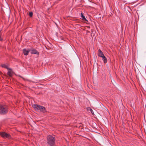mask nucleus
I'll return each instance as SVG.
<instances>
[{"label":"nucleus","mask_w":146,"mask_h":146,"mask_svg":"<svg viewBox=\"0 0 146 146\" xmlns=\"http://www.w3.org/2000/svg\"><path fill=\"white\" fill-rule=\"evenodd\" d=\"M33 13L32 12L29 13V16L30 17H32L33 15Z\"/></svg>","instance_id":"f8f14e48"},{"label":"nucleus","mask_w":146,"mask_h":146,"mask_svg":"<svg viewBox=\"0 0 146 146\" xmlns=\"http://www.w3.org/2000/svg\"><path fill=\"white\" fill-rule=\"evenodd\" d=\"M98 55L99 56L102 57L103 56H104V55L100 49H99L98 50Z\"/></svg>","instance_id":"0eeeda50"},{"label":"nucleus","mask_w":146,"mask_h":146,"mask_svg":"<svg viewBox=\"0 0 146 146\" xmlns=\"http://www.w3.org/2000/svg\"><path fill=\"white\" fill-rule=\"evenodd\" d=\"M90 110L91 111V112L93 114V112L92 110V109H91L90 108Z\"/></svg>","instance_id":"ddd939ff"},{"label":"nucleus","mask_w":146,"mask_h":146,"mask_svg":"<svg viewBox=\"0 0 146 146\" xmlns=\"http://www.w3.org/2000/svg\"><path fill=\"white\" fill-rule=\"evenodd\" d=\"M7 74L10 76H12L11 72L10 71H8Z\"/></svg>","instance_id":"9b49d317"},{"label":"nucleus","mask_w":146,"mask_h":146,"mask_svg":"<svg viewBox=\"0 0 146 146\" xmlns=\"http://www.w3.org/2000/svg\"><path fill=\"white\" fill-rule=\"evenodd\" d=\"M0 135L6 139H11L12 138L11 136L9 134L4 131L0 132Z\"/></svg>","instance_id":"20e7f679"},{"label":"nucleus","mask_w":146,"mask_h":146,"mask_svg":"<svg viewBox=\"0 0 146 146\" xmlns=\"http://www.w3.org/2000/svg\"><path fill=\"white\" fill-rule=\"evenodd\" d=\"M81 17L82 18V19L83 21H86V22H85V23H87V22H88V21L86 19L85 16L82 13L81 14Z\"/></svg>","instance_id":"6e6552de"},{"label":"nucleus","mask_w":146,"mask_h":146,"mask_svg":"<svg viewBox=\"0 0 146 146\" xmlns=\"http://www.w3.org/2000/svg\"><path fill=\"white\" fill-rule=\"evenodd\" d=\"M89 32H89V31L88 32V33H89Z\"/></svg>","instance_id":"dca6fc26"},{"label":"nucleus","mask_w":146,"mask_h":146,"mask_svg":"<svg viewBox=\"0 0 146 146\" xmlns=\"http://www.w3.org/2000/svg\"><path fill=\"white\" fill-rule=\"evenodd\" d=\"M33 107L36 111L40 110L44 113H45L47 112L45 108L42 106L35 104L33 105Z\"/></svg>","instance_id":"7ed1b4c3"},{"label":"nucleus","mask_w":146,"mask_h":146,"mask_svg":"<svg viewBox=\"0 0 146 146\" xmlns=\"http://www.w3.org/2000/svg\"><path fill=\"white\" fill-rule=\"evenodd\" d=\"M1 66L2 67L5 68L6 69H7V70H11V68H9L8 67V66H7L5 64H1Z\"/></svg>","instance_id":"1a4fd4ad"},{"label":"nucleus","mask_w":146,"mask_h":146,"mask_svg":"<svg viewBox=\"0 0 146 146\" xmlns=\"http://www.w3.org/2000/svg\"><path fill=\"white\" fill-rule=\"evenodd\" d=\"M103 58L104 60V63H106L107 62V60L106 58L104 55L102 57Z\"/></svg>","instance_id":"9d476101"},{"label":"nucleus","mask_w":146,"mask_h":146,"mask_svg":"<svg viewBox=\"0 0 146 146\" xmlns=\"http://www.w3.org/2000/svg\"><path fill=\"white\" fill-rule=\"evenodd\" d=\"M30 52L32 54H39V53L38 51L36 49H30Z\"/></svg>","instance_id":"39448f33"},{"label":"nucleus","mask_w":146,"mask_h":146,"mask_svg":"<svg viewBox=\"0 0 146 146\" xmlns=\"http://www.w3.org/2000/svg\"><path fill=\"white\" fill-rule=\"evenodd\" d=\"M87 28L88 29H90V27L89 26H87Z\"/></svg>","instance_id":"4468645a"},{"label":"nucleus","mask_w":146,"mask_h":146,"mask_svg":"<svg viewBox=\"0 0 146 146\" xmlns=\"http://www.w3.org/2000/svg\"><path fill=\"white\" fill-rule=\"evenodd\" d=\"M1 36L0 35V41H1V40H2V39H1Z\"/></svg>","instance_id":"2eb2a0df"},{"label":"nucleus","mask_w":146,"mask_h":146,"mask_svg":"<svg viewBox=\"0 0 146 146\" xmlns=\"http://www.w3.org/2000/svg\"><path fill=\"white\" fill-rule=\"evenodd\" d=\"M30 49L29 50H27L26 49H24L23 50V53L25 55L27 56L29 52H30Z\"/></svg>","instance_id":"423d86ee"},{"label":"nucleus","mask_w":146,"mask_h":146,"mask_svg":"<svg viewBox=\"0 0 146 146\" xmlns=\"http://www.w3.org/2000/svg\"><path fill=\"white\" fill-rule=\"evenodd\" d=\"M46 142L48 145L56 146L55 145L56 139L54 135H49L46 137Z\"/></svg>","instance_id":"f257e3e1"},{"label":"nucleus","mask_w":146,"mask_h":146,"mask_svg":"<svg viewBox=\"0 0 146 146\" xmlns=\"http://www.w3.org/2000/svg\"><path fill=\"white\" fill-rule=\"evenodd\" d=\"M9 109L7 105L4 104L0 105V114L5 115L8 112Z\"/></svg>","instance_id":"f03ea898"}]
</instances>
